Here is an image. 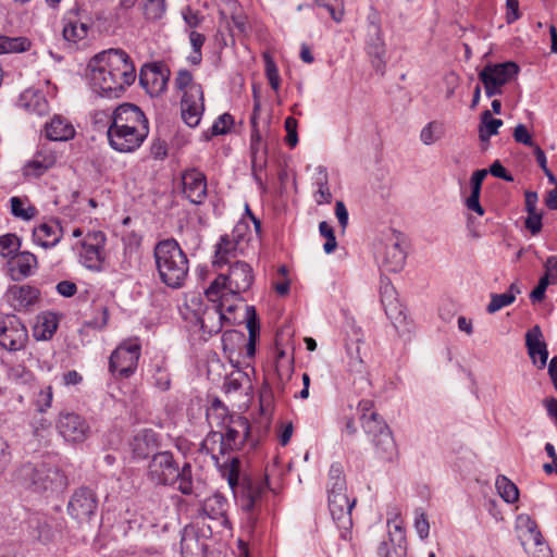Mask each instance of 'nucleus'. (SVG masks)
<instances>
[{
    "instance_id": "f257e3e1",
    "label": "nucleus",
    "mask_w": 557,
    "mask_h": 557,
    "mask_svg": "<svg viewBox=\"0 0 557 557\" xmlns=\"http://www.w3.org/2000/svg\"><path fill=\"white\" fill-rule=\"evenodd\" d=\"M88 81L94 92L117 98L136 79V69L122 49H109L96 54L88 63Z\"/></svg>"
},
{
    "instance_id": "f03ea898",
    "label": "nucleus",
    "mask_w": 557,
    "mask_h": 557,
    "mask_svg": "<svg viewBox=\"0 0 557 557\" xmlns=\"http://www.w3.org/2000/svg\"><path fill=\"white\" fill-rule=\"evenodd\" d=\"M153 258L158 276L165 286L178 289L185 285L189 272V261L175 239L168 238L157 243Z\"/></svg>"
},
{
    "instance_id": "7ed1b4c3",
    "label": "nucleus",
    "mask_w": 557,
    "mask_h": 557,
    "mask_svg": "<svg viewBox=\"0 0 557 557\" xmlns=\"http://www.w3.org/2000/svg\"><path fill=\"white\" fill-rule=\"evenodd\" d=\"M147 478L154 485L177 483V490L182 494L190 495L193 493L191 466L184 463L180 468L170 451H161L152 456L148 463Z\"/></svg>"
},
{
    "instance_id": "20e7f679",
    "label": "nucleus",
    "mask_w": 557,
    "mask_h": 557,
    "mask_svg": "<svg viewBox=\"0 0 557 557\" xmlns=\"http://www.w3.org/2000/svg\"><path fill=\"white\" fill-rule=\"evenodd\" d=\"M16 479L36 492H61L67 485L61 469L47 460L23 465L16 472Z\"/></svg>"
},
{
    "instance_id": "39448f33",
    "label": "nucleus",
    "mask_w": 557,
    "mask_h": 557,
    "mask_svg": "<svg viewBox=\"0 0 557 557\" xmlns=\"http://www.w3.org/2000/svg\"><path fill=\"white\" fill-rule=\"evenodd\" d=\"M253 280L255 274L250 264L245 261H235L230 264L227 274H219L205 294L209 301L225 298L226 292L236 296L247 292Z\"/></svg>"
},
{
    "instance_id": "423d86ee",
    "label": "nucleus",
    "mask_w": 557,
    "mask_h": 557,
    "mask_svg": "<svg viewBox=\"0 0 557 557\" xmlns=\"http://www.w3.org/2000/svg\"><path fill=\"white\" fill-rule=\"evenodd\" d=\"M177 90L182 91L181 115L189 127L199 125L205 112V97L202 86L194 81L193 74L185 69L177 72L174 79Z\"/></svg>"
},
{
    "instance_id": "0eeeda50",
    "label": "nucleus",
    "mask_w": 557,
    "mask_h": 557,
    "mask_svg": "<svg viewBox=\"0 0 557 557\" xmlns=\"http://www.w3.org/2000/svg\"><path fill=\"white\" fill-rule=\"evenodd\" d=\"M371 408L372 403L370 400L359 403L358 410L361 412V425L366 434L371 437L380 458L392 460L396 455L395 441L388 425Z\"/></svg>"
},
{
    "instance_id": "6e6552de",
    "label": "nucleus",
    "mask_w": 557,
    "mask_h": 557,
    "mask_svg": "<svg viewBox=\"0 0 557 557\" xmlns=\"http://www.w3.org/2000/svg\"><path fill=\"white\" fill-rule=\"evenodd\" d=\"M201 449L211 456L215 465L224 467L223 475L232 488L239 482L240 462L236 457L227 456L231 454L225 443V435L222 432H210L201 444Z\"/></svg>"
},
{
    "instance_id": "1a4fd4ad",
    "label": "nucleus",
    "mask_w": 557,
    "mask_h": 557,
    "mask_svg": "<svg viewBox=\"0 0 557 557\" xmlns=\"http://www.w3.org/2000/svg\"><path fill=\"white\" fill-rule=\"evenodd\" d=\"M208 417L224 426L222 434L225 435V443L231 453L239 450L248 440L250 434L248 419L242 416H231L225 425V407L218 398L213 400Z\"/></svg>"
},
{
    "instance_id": "9d476101",
    "label": "nucleus",
    "mask_w": 557,
    "mask_h": 557,
    "mask_svg": "<svg viewBox=\"0 0 557 557\" xmlns=\"http://www.w3.org/2000/svg\"><path fill=\"white\" fill-rule=\"evenodd\" d=\"M269 493L267 478H250L244 480L237 496L240 509L245 512L247 523L255 527L264 506Z\"/></svg>"
},
{
    "instance_id": "9b49d317",
    "label": "nucleus",
    "mask_w": 557,
    "mask_h": 557,
    "mask_svg": "<svg viewBox=\"0 0 557 557\" xmlns=\"http://www.w3.org/2000/svg\"><path fill=\"white\" fill-rule=\"evenodd\" d=\"M140 350L141 347L137 339L123 342L110 356V371L114 375L129 377L137 369Z\"/></svg>"
},
{
    "instance_id": "f8f14e48",
    "label": "nucleus",
    "mask_w": 557,
    "mask_h": 557,
    "mask_svg": "<svg viewBox=\"0 0 557 557\" xmlns=\"http://www.w3.org/2000/svg\"><path fill=\"white\" fill-rule=\"evenodd\" d=\"M248 225L245 223H238L232 231L231 234H225L220 237V240L215 245L214 251V267H221L223 264H231L232 259L237 258L245 249V233Z\"/></svg>"
},
{
    "instance_id": "ddd939ff",
    "label": "nucleus",
    "mask_w": 557,
    "mask_h": 557,
    "mask_svg": "<svg viewBox=\"0 0 557 557\" xmlns=\"http://www.w3.org/2000/svg\"><path fill=\"white\" fill-rule=\"evenodd\" d=\"M212 525L191 523L181 532V557H206Z\"/></svg>"
},
{
    "instance_id": "4468645a",
    "label": "nucleus",
    "mask_w": 557,
    "mask_h": 557,
    "mask_svg": "<svg viewBox=\"0 0 557 557\" xmlns=\"http://www.w3.org/2000/svg\"><path fill=\"white\" fill-rule=\"evenodd\" d=\"M55 428L60 436L71 444L85 442L91 433L90 424L86 418L67 410L59 413Z\"/></svg>"
},
{
    "instance_id": "2eb2a0df",
    "label": "nucleus",
    "mask_w": 557,
    "mask_h": 557,
    "mask_svg": "<svg viewBox=\"0 0 557 557\" xmlns=\"http://www.w3.org/2000/svg\"><path fill=\"white\" fill-rule=\"evenodd\" d=\"M28 332L14 314H0V347L14 352L26 347Z\"/></svg>"
},
{
    "instance_id": "dca6fc26",
    "label": "nucleus",
    "mask_w": 557,
    "mask_h": 557,
    "mask_svg": "<svg viewBox=\"0 0 557 557\" xmlns=\"http://www.w3.org/2000/svg\"><path fill=\"white\" fill-rule=\"evenodd\" d=\"M106 235L101 231L88 232L81 242L78 256L82 264L94 271H100L104 261Z\"/></svg>"
},
{
    "instance_id": "f3484780",
    "label": "nucleus",
    "mask_w": 557,
    "mask_h": 557,
    "mask_svg": "<svg viewBox=\"0 0 557 557\" xmlns=\"http://www.w3.org/2000/svg\"><path fill=\"white\" fill-rule=\"evenodd\" d=\"M329 509L333 521L341 531V537L347 540L352 527L351 510L356 504V498H349L344 493L327 494Z\"/></svg>"
},
{
    "instance_id": "a211bd4d",
    "label": "nucleus",
    "mask_w": 557,
    "mask_h": 557,
    "mask_svg": "<svg viewBox=\"0 0 557 557\" xmlns=\"http://www.w3.org/2000/svg\"><path fill=\"white\" fill-rule=\"evenodd\" d=\"M377 259L388 272L400 271L406 263V251L399 234H391L377 247Z\"/></svg>"
},
{
    "instance_id": "6ab92c4d",
    "label": "nucleus",
    "mask_w": 557,
    "mask_h": 557,
    "mask_svg": "<svg viewBox=\"0 0 557 557\" xmlns=\"http://www.w3.org/2000/svg\"><path fill=\"white\" fill-rule=\"evenodd\" d=\"M149 129L132 127L109 126L108 140L112 149L119 152H133L138 149L147 138Z\"/></svg>"
},
{
    "instance_id": "aec40b11",
    "label": "nucleus",
    "mask_w": 557,
    "mask_h": 557,
    "mask_svg": "<svg viewBox=\"0 0 557 557\" xmlns=\"http://www.w3.org/2000/svg\"><path fill=\"white\" fill-rule=\"evenodd\" d=\"M98 507V500L94 491L87 487L76 490L69 504V515L78 522L89 521Z\"/></svg>"
},
{
    "instance_id": "412c9836",
    "label": "nucleus",
    "mask_w": 557,
    "mask_h": 557,
    "mask_svg": "<svg viewBox=\"0 0 557 557\" xmlns=\"http://www.w3.org/2000/svg\"><path fill=\"white\" fill-rule=\"evenodd\" d=\"M109 126L149 129L148 120L139 107L122 103L109 116Z\"/></svg>"
},
{
    "instance_id": "4be33fe9",
    "label": "nucleus",
    "mask_w": 557,
    "mask_h": 557,
    "mask_svg": "<svg viewBox=\"0 0 557 557\" xmlns=\"http://www.w3.org/2000/svg\"><path fill=\"white\" fill-rule=\"evenodd\" d=\"M170 70L163 65L145 64L140 69L139 83L152 97L161 95L168 86Z\"/></svg>"
},
{
    "instance_id": "5701e85b",
    "label": "nucleus",
    "mask_w": 557,
    "mask_h": 557,
    "mask_svg": "<svg viewBox=\"0 0 557 557\" xmlns=\"http://www.w3.org/2000/svg\"><path fill=\"white\" fill-rule=\"evenodd\" d=\"M40 299V292L37 287L24 285H11L5 294L4 300L14 311H27Z\"/></svg>"
},
{
    "instance_id": "b1692460",
    "label": "nucleus",
    "mask_w": 557,
    "mask_h": 557,
    "mask_svg": "<svg viewBox=\"0 0 557 557\" xmlns=\"http://www.w3.org/2000/svg\"><path fill=\"white\" fill-rule=\"evenodd\" d=\"M198 317V323L203 333L212 336L221 332L223 324L228 319L225 317V298L210 301Z\"/></svg>"
},
{
    "instance_id": "393cba45",
    "label": "nucleus",
    "mask_w": 557,
    "mask_h": 557,
    "mask_svg": "<svg viewBox=\"0 0 557 557\" xmlns=\"http://www.w3.org/2000/svg\"><path fill=\"white\" fill-rule=\"evenodd\" d=\"M183 193L194 205H201L207 198V177L197 170L189 169L182 174Z\"/></svg>"
},
{
    "instance_id": "a878e982",
    "label": "nucleus",
    "mask_w": 557,
    "mask_h": 557,
    "mask_svg": "<svg viewBox=\"0 0 557 557\" xmlns=\"http://www.w3.org/2000/svg\"><path fill=\"white\" fill-rule=\"evenodd\" d=\"M227 509L228 502L221 494H214L212 496L207 497L200 506L198 518L205 522L206 519L212 520L215 525L226 527L228 524L227 520ZM205 525V523H202Z\"/></svg>"
},
{
    "instance_id": "bb28decb",
    "label": "nucleus",
    "mask_w": 557,
    "mask_h": 557,
    "mask_svg": "<svg viewBox=\"0 0 557 557\" xmlns=\"http://www.w3.org/2000/svg\"><path fill=\"white\" fill-rule=\"evenodd\" d=\"M525 346L532 363L537 369H544L547 364L548 349L539 325H534L525 333Z\"/></svg>"
},
{
    "instance_id": "cd10ccee",
    "label": "nucleus",
    "mask_w": 557,
    "mask_h": 557,
    "mask_svg": "<svg viewBox=\"0 0 557 557\" xmlns=\"http://www.w3.org/2000/svg\"><path fill=\"white\" fill-rule=\"evenodd\" d=\"M519 73V66L511 61L488 64L479 74L481 82H490L494 85L503 87L505 84L510 82Z\"/></svg>"
},
{
    "instance_id": "c85d7f7f",
    "label": "nucleus",
    "mask_w": 557,
    "mask_h": 557,
    "mask_svg": "<svg viewBox=\"0 0 557 557\" xmlns=\"http://www.w3.org/2000/svg\"><path fill=\"white\" fill-rule=\"evenodd\" d=\"M34 242L44 248H52L62 238V227L58 221L50 220L39 224L33 231Z\"/></svg>"
},
{
    "instance_id": "c756f323",
    "label": "nucleus",
    "mask_w": 557,
    "mask_h": 557,
    "mask_svg": "<svg viewBox=\"0 0 557 557\" xmlns=\"http://www.w3.org/2000/svg\"><path fill=\"white\" fill-rule=\"evenodd\" d=\"M75 134L73 124L62 115H54L45 125V135L51 141H67L74 138Z\"/></svg>"
},
{
    "instance_id": "7c9ffc66",
    "label": "nucleus",
    "mask_w": 557,
    "mask_h": 557,
    "mask_svg": "<svg viewBox=\"0 0 557 557\" xmlns=\"http://www.w3.org/2000/svg\"><path fill=\"white\" fill-rule=\"evenodd\" d=\"M89 24L82 22L76 14L69 13L63 17L62 35L65 41L78 45L86 39Z\"/></svg>"
},
{
    "instance_id": "2f4dec72",
    "label": "nucleus",
    "mask_w": 557,
    "mask_h": 557,
    "mask_svg": "<svg viewBox=\"0 0 557 557\" xmlns=\"http://www.w3.org/2000/svg\"><path fill=\"white\" fill-rule=\"evenodd\" d=\"M17 104L25 111L39 116L49 112V103L47 99L40 91L34 89L24 90L18 97Z\"/></svg>"
},
{
    "instance_id": "473e14b6",
    "label": "nucleus",
    "mask_w": 557,
    "mask_h": 557,
    "mask_svg": "<svg viewBox=\"0 0 557 557\" xmlns=\"http://www.w3.org/2000/svg\"><path fill=\"white\" fill-rule=\"evenodd\" d=\"M38 262L35 255L23 251L18 252L14 258L10 267L11 277L14 281H21L34 273Z\"/></svg>"
},
{
    "instance_id": "72a5a7b5",
    "label": "nucleus",
    "mask_w": 557,
    "mask_h": 557,
    "mask_svg": "<svg viewBox=\"0 0 557 557\" xmlns=\"http://www.w3.org/2000/svg\"><path fill=\"white\" fill-rule=\"evenodd\" d=\"M57 162V156L52 151H39L24 166L26 176L38 177L47 170L51 169Z\"/></svg>"
},
{
    "instance_id": "f704fd0d",
    "label": "nucleus",
    "mask_w": 557,
    "mask_h": 557,
    "mask_svg": "<svg viewBox=\"0 0 557 557\" xmlns=\"http://www.w3.org/2000/svg\"><path fill=\"white\" fill-rule=\"evenodd\" d=\"M391 542L393 548H389L387 542H382L377 547V554L380 557H403L406 553V537L405 533L398 524L394 525V531H389Z\"/></svg>"
},
{
    "instance_id": "c9c22d12",
    "label": "nucleus",
    "mask_w": 557,
    "mask_h": 557,
    "mask_svg": "<svg viewBox=\"0 0 557 557\" xmlns=\"http://www.w3.org/2000/svg\"><path fill=\"white\" fill-rule=\"evenodd\" d=\"M362 341L357 338L346 344L347 367L349 372L363 375L367 372V364L361 354Z\"/></svg>"
},
{
    "instance_id": "e433bc0d",
    "label": "nucleus",
    "mask_w": 557,
    "mask_h": 557,
    "mask_svg": "<svg viewBox=\"0 0 557 557\" xmlns=\"http://www.w3.org/2000/svg\"><path fill=\"white\" fill-rule=\"evenodd\" d=\"M381 302L384 307L386 315L391 320L398 321L403 317V306L396 298V292L389 284L381 287Z\"/></svg>"
},
{
    "instance_id": "4c0bfd02",
    "label": "nucleus",
    "mask_w": 557,
    "mask_h": 557,
    "mask_svg": "<svg viewBox=\"0 0 557 557\" xmlns=\"http://www.w3.org/2000/svg\"><path fill=\"white\" fill-rule=\"evenodd\" d=\"M314 186V200L318 205L330 203L332 200V193L329 187V174L324 166L319 165L315 169Z\"/></svg>"
},
{
    "instance_id": "58836bf2",
    "label": "nucleus",
    "mask_w": 557,
    "mask_h": 557,
    "mask_svg": "<svg viewBox=\"0 0 557 557\" xmlns=\"http://www.w3.org/2000/svg\"><path fill=\"white\" fill-rule=\"evenodd\" d=\"M132 450L136 458L145 459L154 449V434L152 432H141L134 436Z\"/></svg>"
},
{
    "instance_id": "ea45409f",
    "label": "nucleus",
    "mask_w": 557,
    "mask_h": 557,
    "mask_svg": "<svg viewBox=\"0 0 557 557\" xmlns=\"http://www.w3.org/2000/svg\"><path fill=\"white\" fill-rule=\"evenodd\" d=\"M516 528L521 532V535L524 539L522 542L523 544H525V541L531 543L539 542L543 537L535 520H533L529 515H519L516 520Z\"/></svg>"
},
{
    "instance_id": "a19ab883",
    "label": "nucleus",
    "mask_w": 557,
    "mask_h": 557,
    "mask_svg": "<svg viewBox=\"0 0 557 557\" xmlns=\"http://www.w3.org/2000/svg\"><path fill=\"white\" fill-rule=\"evenodd\" d=\"M518 294H520V288L516 283H512L506 293L492 294L491 301L486 307V311L493 314L504 307L511 305L516 300Z\"/></svg>"
},
{
    "instance_id": "79ce46f5",
    "label": "nucleus",
    "mask_w": 557,
    "mask_h": 557,
    "mask_svg": "<svg viewBox=\"0 0 557 557\" xmlns=\"http://www.w3.org/2000/svg\"><path fill=\"white\" fill-rule=\"evenodd\" d=\"M346 478L344 468L339 462L331 465L327 475L326 491L327 494L346 492Z\"/></svg>"
},
{
    "instance_id": "37998d69",
    "label": "nucleus",
    "mask_w": 557,
    "mask_h": 557,
    "mask_svg": "<svg viewBox=\"0 0 557 557\" xmlns=\"http://www.w3.org/2000/svg\"><path fill=\"white\" fill-rule=\"evenodd\" d=\"M503 125L500 119H494L488 110L481 115V125L479 127V138L481 141H488L493 135L498 133V128Z\"/></svg>"
},
{
    "instance_id": "c03bdc74",
    "label": "nucleus",
    "mask_w": 557,
    "mask_h": 557,
    "mask_svg": "<svg viewBox=\"0 0 557 557\" xmlns=\"http://www.w3.org/2000/svg\"><path fill=\"white\" fill-rule=\"evenodd\" d=\"M495 486L504 502L508 504H513L518 500L519 490L517 485L509 479H507L505 475H498L496 478Z\"/></svg>"
},
{
    "instance_id": "a18cd8bd",
    "label": "nucleus",
    "mask_w": 557,
    "mask_h": 557,
    "mask_svg": "<svg viewBox=\"0 0 557 557\" xmlns=\"http://www.w3.org/2000/svg\"><path fill=\"white\" fill-rule=\"evenodd\" d=\"M276 383L275 387L278 393L285 392L286 385L294 373V360H283L275 363Z\"/></svg>"
},
{
    "instance_id": "49530a36",
    "label": "nucleus",
    "mask_w": 557,
    "mask_h": 557,
    "mask_svg": "<svg viewBox=\"0 0 557 557\" xmlns=\"http://www.w3.org/2000/svg\"><path fill=\"white\" fill-rule=\"evenodd\" d=\"M11 205V213L15 218H20L25 221H29L37 214V209L29 205L27 199H22L20 197H12L10 199Z\"/></svg>"
},
{
    "instance_id": "de8ad7c7",
    "label": "nucleus",
    "mask_w": 557,
    "mask_h": 557,
    "mask_svg": "<svg viewBox=\"0 0 557 557\" xmlns=\"http://www.w3.org/2000/svg\"><path fill=\"white\" fill-rule=\"evenodd\" d=\"M21 239L16 234L7 233L0 236V256L13 259L21 249Z\"/></svg>"
},
{
    "instance_id": "09e8293b",
    "label": "nucleus",
    "mask_w": 557,
    "mask_h": 557,
    "mask_svg": "<svg viewBox=\"0 0 557 557\" xmlns=\"http://www.w3.org/2000/svg\"><path fill=\"white\" fill-rule=\"evenodd\" d=\"M29 46L30 42L25 37L0 36V54L24 52Z\"/></svg>"
},
{
    "instance_id": "8fccbe9b",
    "label": "nucleus",
    "mask_w": 557,
    "mask_h": 557,
    "mask_svg": "<svg viewBox=\"0 0 557 557\" xmlns=\"http://www.w3.org/2000/svg\"><path fill=\"white\" fill-rule=\"evenodd\" d=\"M247 329L249 335V339L247 343V355L249 357H253L256 352V339L258 332V326L256 322V311L253 307H247Z\"/></svg>"
},
{
    "instance_id": "3c124183",
    "label": "nucleus",
    "mask_w": 557,
    "mask_h": 557,
    "mask_svg": "<svg viewBox=\"0 0 557 557\" xmlns=\"http://www.w3.org/2000/svg\"><path fill=\"white\" fill-rule=\"evenodd\" d=\"M314 4L325 9L336 23L342 22L344 16L343 0H314Z\"/></svg>"
},
{
    "instance_id": "603ef678",
    "label": "nucleus",
    "mask_w": 557,
    "mask_h": 557,
    "mask_svg": "<svg viewBox=\"0 0 557 557\" xmlns=\"http://www.w3.org/2000/svg\"><path fill=\"white\" fill-rule=\"evenodd\" d=\"M53 389L51 385L45 386L39 389L35 397L36 410L40 413L47 412L52 406Z\"/></svg>"
},
{
    "instance_id": "864d4df0",
    "label": "nucleus",
    "mask_w": 557,
    "mask_h": 557,
    "mask_svg": "<svg viewBox=\"0 0 557 557\" xmlns=\"http://www.w3.org/2000/svg\"><path fill=\"white\" fill-rule=\"evenodd\" d=\"M245 382H248V376L245 373L240 371L234 372L225 379L223 392L226 394L237 393L242 389Z\"/></svg>"
},
{
    "instance_id": "5fc2aeb1",
    "label": "nucleus",
    "mask_w": 557,
    "mask_h": 557,
    "mask_svg": "<svg viewBox=\"0 0 557 557\" xmlns=\"http://www.w3.org/2000/svg\"><path fill=\"white\" fill-rule=\"evenodd\" d=\"M264 66L265 75L270 86L272 87L273 90L277 91L281 83L280 74L275 62L269 54L264 55Z\"/></svg>"
},
{
    "instance_id": "6e6d98bb",
    "label": "nucleus",
    "mask_w": 557,
    "mask_h": 557,
    "mask_svg": "<svg viewBox=\"0 0 557 557\" xmlns=\"http://www.w3.org/2000/svg\"><path fill=\"white\" fill-rule=\"evenodd\" d=\"M319 232L321 236L326 238V242L323 245L324 251L326 253H332L337 247V242L332 226L327 222L322 221L319 224Z\"/></svg>"
},
{
    "instance_id": "4d7b16f0",
    "label": "nucleus",
    "mask_w": 557,
    "mask_h": 557,
    "mask_svg": "<svg viewBox=\"0 0 557 557\" xmlns=\"http://www.w3.org/2000/svg\"><path fill=\"white\" fill-rule=\"evenodd\" d=\"M166 10L165 0H147L145 4V15L149 20L161 18Z\"/></svg>"
},
{
    "instance_id": "13d9d810",
    "label": "nucleus",
    "mask_w": 557,
    "mask_h": 557,
    "mask_svg": "<svg viewBox=\"0 0 557 557\" xmlns=\"http://www.w3.org/2000/svg\"><path fill=\"white\" fill-rule=\"evenodd\" d=\"M440 128L436 122L428 123L420 133L421 141L426 146L434 144L441 137Z\"/></svg>"
},
{
    "instance_id": "bf43d9fd",
    "label": "nucleus",
    "mask_w": 557,
    "mask_h": 557,
    "mask_svg": "<svg viewBox=\"0 0 557 557\" xmlns=\"http://www.w3.org/2000/svg\"><path fill=\"white\" fill-rule=\"evenodd\" d=\"M152 377L156 387L160 391H168L170 388L171 377L165 367L157 364Z\"/></svg>"
},
{
    "instance_id": "052dcab7",
    "label": "nucleus",
    "mask_w": 557,
    "mask_h": 557,
    "mask_svg": "<svg viewBox=\"0 0 557 557\" xmlns=\"http://www.w3.org/2000/svg\"><path fill=\"white\" fill-rule=\"evenodd\" d=\"M234 125V117L230 113L220 115L211 127L213 135H223L230 132Z\"/></svg>"
},
{
    "instance_id": "680f3d73",
    "label": "nucleus",
    "mask_w": 557,
    "mask_h": 557,
    "mask_svg": "<svg viewBox=\"0 0 557 557\" xmlns=\"http://www.w3.org/2000/svg\"><path fill=\"white\" fill-rule=\"evenodd\" d=\"M298 122L295 117L288 116L285 119L284 127L286 131V144L294 148L298 144V134H297Z\"/></svg>"
},
{
    "instance_id": "e2e57ef3",
    "label": "nucleus",
    "mask_w": 557,
    "mask_h": 557,
    "mask_svg": "<svg viewBox=\"0 0 557 557\" xmlns=\"http://www.w3.org/2000/svg\"><path fill=\"white\" fill-rule=\"evenodd\" d=\"M480 195H481L480 188L471 187V194H470V196H468L466 198L465 206L467 207L468 210L473 211V212L478 213L479 215H483L485 211L480 203Z\"/></svg>"
},
{
    "instance_id": "0e129e2a",
    "label": "nucleus",
    "mask_w": 557,
    "mask_h": 557,
    "mask_svg": "<svg viewBox=\"0 0 557 557\" xmlns=\"http://www.w3.org/2000/svg\"><path fill=\"white\" fill-rule=\"evenodd\" d=\"M513 139L518 144L525 145L528 147H534L535 144L532 139V135L529 133L528 128L523 124H518L512 133Z\"/></svg>"
},
{
    "instance_id": "69168bd1",
    "label": "nucleus",
    "mask_w": 557,
    "mask_h": 557,
    "mask_svg": "<svg viewBox=\"0 0 557 557\" xmlns=\"http://www.w3.org/2000/svg\"><path fill=\"white\" fill-rule=\"evenodd\" d=\"M96 311L98 314L94 317L88 325L97 330H103L107 326L109 320L108 309L106 306H98L96 307Z\"/></svg>"
},
{
    "instance_id": "338daca9",
    "label": "nucleus",
    "mask_w": 557,
    "mask_h": 557,
    "mask_svg": "<svg viewBox=\"0 0 557 557\" xmlns=\"http://www.w3.org/2000/svg\"><path fill=\"white\" fill-rule=\"evenodd\" d=\"M414 528L421 539H426L429 536L430 524L422 510L416 511Z\"/></svg>"
},
{
    "instance_id": "774afa93",
    "label": "nucleus",
    "mask_w": 557,
    "mask_h": 557,
    "mask_svg": "<svg viewBox=\"0 0 557 557\" xmlns=\"http://www.w3.org/2000/svg\"><path fill=\"white\" fill-rule=\"evenodd\" d=\"M533 547L528 549L531 557H553L550 548L545 544L544 539L532 542Z\"/></svg>"
}]
</instances>
